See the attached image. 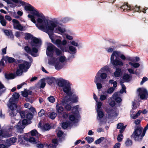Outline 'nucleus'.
Here are the masks:
<instances>
[{"label": "nucleus", "mask_w": 148, "mask_h": 148, "mask_svg": "<svg viewBox=\"0 0 148 148\" xmlns=\"http://www.w3.org/2000/svg\"><path fill=\"white\" fill-rule=\"evenodd\" d=\"M41 17L42 19L39 18H38L37 22L40 24H36V27L40 30L48 34L49 35L52 34L54 28L57 26L56 24L52 21L49 23L44 16L43 17L42 16Z\"/></svg>", "instance_id": "nucleus-1"}, {"label": "nucleus", "mask_w": 148, "mask_h": 148, "mask_svg": "<svg viewBox=\"0 0 148 148\" xmlns=\"http://www.w3.org/2000/svg\"><path fill=\"white\" fill-rule=\"evenodd\" d=\"M127 3H124L120 2L119 4L115 5L116 8H120L123 10L125 11H132L133 12H143L144 13H146V10L148 9V8L145 7L143 9L144 10H141L140 8V6H138L137 5L133 6L132 5H128Z\"/></svg>", "instance_id": "nucleus-2"}, {"label": "nucleus", "mask_w": 148, "mask_h": 148, "mask_svg": "<svg viewBox=\"0 0 148 148\" xmlns=\"http://www.w3.org/2000/svg\"><path fill=\"white\" fill-rule=\"evenodd\" d=\"M18 63L15 73L16 76H21L23 72H27L31 65L30 62L22 60L18 61Z\"/></svg>", "instance_id": "nucleus-3"}, {"label": "nucleus", "mask_w": 148, "mask_h": 148, "mask_svg": "<svg viewBox=\"0 0 148 148\" xmlns=\"http://www.w3.org/2000/svg\"><path fill=\"white\" fill-rule=\"evenodd\" d=\"M25 40H27L30 39L32 40L30 44L32 47H40L41 44V41L36 37H34L29 33H27L25 37Z\"/></svg>", "instance_id": "nucleus-4"}, {"label": "nucleus", "mask_w": 148, "mask_h": 148, "mask_svg": "<svg viewBox=\"0 0 148 148\" xmlns=\"http://www.w3.org/2000/svg\"><path fill=\"white\" fill-rule=\"evenodd\" d=\"M137 91L138 92V96L142 99H147L148 97V92L147 90L145 88H138Z\"/></svg>", "instance_id": "nucleus-5"}, {"label": "nucleus", "mask_w": 148, "mask_h": 148, "mask_svg": "<svg viewBox=\"0 0 148 148\" xmlns=\"http://www.w3.org/2000/svg\"><path fill=\"white\" fill-rule=\"evenodd\" d=\"M56 47L54 45L50 43L47 46L46 51L47 56L51 57H53Z\"/></svg>", "instance_id": "nucleus-6"}, {"label": "nucleus", "mask_w": 148, "mask_h": 148, "mask_svg": "<svg viewBox=\"0 0 148 148\" xmlns=\"http://www.w3.org/2000/svg\"><path fill=\"white\" fill-rule=\"evenodd\" d=\"M25 9L27 11L32 12V14L38 17H42L40 14L39 12L34 9V8L30 4H28V5H25L24 7Z\"/></svg>", "instance_id": "nucleus-7"}, {"label": "nucleus", "mask_w": 148, "mask_h": 148, "mask_svg": "<svg viewBox=\"0 0 148 148\" xmlns=\"http://www.w3.org/2000/svg\"><path fill=\"white\" fill-rule=\"evenodd\" d=\"M105 70L106 69L105 68H103L99 71L95 76V79H96V78L98 77V80L101 81V79H104L106 78L107 76V74L105 73H101L103 72L102 70Z\"/></svg>", "instance_id": "nucleus-8"}, {"label": "nucleus", "mask_w": 148, "mask_h": 148, "mask_svg": "<svg viewBox=\"0 0 148 148\" xmlns=\"http://www.w3.org/2000/svg\"><path fill=\"white\" fill-rule=\"evenodd\" d=\"M63 90L66 94L67 96L71 97L72 96L73 92L71 91L70 84L69 83L63 87Z\"/></svg>", "instance_id": "nucleus-9"}, {"label": "nucleus", "mask_w": 148, "mask_h": 148, "mask_svg": "<svg viewBox=\"0 0 148 148\" xmlns=\"http://www.w3.org/2000/svg\"><path fill=\"white\" fill-rule=\"evenodd\" d=\"M12 21L13 23V27L14 29L21 31L23 30V26L20 24L18 20L14 19H13Z\"/></svg>", "instance_id": "nucleus-10"}, {"label": "nucleus", "mask_w": 148, "mask_h": 148, "mask_svg": "<svg viewBox=\"0 0 148 148\" xmlns=\"http://www.w3.org/2000/svg\"><path fill=\"white\" fill-rule=\"evenodd\" d=\"M114 58H110V61L112 65L114 66H123V62L119 60V59L116 58L115 59Z\"/></svg>", "instance_id": "nucleus-11"}, {"label": "nucleus", "mask_w": 148, "mask_h": 148, "mask_svg": "<svg viewBox=\"0 0 148 148\" xmlns=\"http://www.w3.org/2000/svg\"><path fill=\"white\" fill-rule=\"evenodd\" d=\"M17 140V138L15 137L11 138L7 140L5 142V144L8 146L10 147L11 145L14 144L15 143Z\"/></svg>", "instance_id": "nucleus-12"}, {"label": "nucleus", "mask_w": 148, "mask_h": 148, "mask_svg": "<svg viewBox=\"0 0 148 148\" xmlns=\"http://www.w3.org/2000/svg\"><path fill=\"white\" fill-rule=\"evenodd\" d=\"M52 35H50L49 36L51 39V42L54 44L56 45L58 47L60 48L61 46V40L59 39H57L56 40H55L53 39L51 36Z\"/></svg>", "instance_id": "nucleus-13"}, {"label": "nucleus", "mask_w": 148, "mask_h": 148, "mask_svg": "<svg viewBox=\"0 0 148 148\" xmlns=\"http://www.w3.org/2000/svg\"><path fill=\"white\" fill-rule=\"evenodd\" d=\"M132 78V76L131 75L125 73L123 74V79L124 82H128L131 80Z\"/></svg>", "instance_id": "nucleus-14"}, {"label": "nucleus", "mask_w": 148, "mask_h": 148, "mask_svg": "<svg viewBox=\"0 0 148 148\" xmlns=\"http://www.w3.org/2000/svg\"><path fill=\"white\" fill-rule=\"evenodd\" d=\"M56 109L59 114H62L64 112V108L61 104L57 103L56 105Z\"/></svg>", "instance_id": "nucleus-15"}, {"label": "nucleus", "mask_w": 148, "mask_h": 148, "mask_svg": "<svg viewBox=\"0 0 148 148\" xmlns=\"http://www.w3.org/2000/svg\"><path fill=\"white\" fill-rule=\"evenodd\" d=\"M57 83L58 86L60 87H63L67 84L66 80L62 79H58L57 80Z\"/></svg>", "instance_id": "nucleus-16"}, {"label": "nucleus", "mask_w": 148, "mask_h": 148, "mask_svg": "<svg viewBox=\"0 0 148 148\" xmlns=\"http://www.w3.org/2000/svg\"><path fill=\"white\" fill-rule=\"evenodd\" d=\"M12 97L10 98L9 100L11 101V102H16V100L19 98L20 95L18 93L14 92L13 94Z\"/></svg>", "instance_id": "nucleus-17"}, {"label": "nucleus", "mask_w": 148, "mask_h": 148, "mask_svg": "<svg viewBox=\"0 0 148 148\" xmlns=\"http://www.w3.org/2000/svg\"><path fill=\"white\" fill-rule=\"evenodd\" d=\"M4 32L6 35L10 36V38L12 40L14 39V36L12 32V30L5 29L4 31Z\"/></svg>", "instance_id": "nucleus-18"}, {"label": "nucleus", "mask_w": 148, "mask_h": 148, "mask_svg": "<svg viewBox=\"0 0 148 148\" xmlns=\"http://www.w3.org/2000/svg\"><path fill=\"white\" fill-rule=\"evenodd\" d=\"M121 54V52L120 51H113L111 55V58L113 59V58H114V56H115L116 58L119 59V58Z\"/></svg>", "instance_id": "nucleus-19"}, {"label": "nucleus", "mask_w": 148, "mask_h": 148, "mask_svg": "<svg viewBox=\"0 0 148 148\" xmlns=\"http://www.w3.org/2000/svg\"><path fill=\"white\" fill-rule=\"evenodd\" d=\"M98 78H96V79H95L94 82L97 85V88L98 90L101 89L102 87V85L101 84V81L98 80Z\"/></svg>", "instance_id": "nucleus-20"}, {"label": "nucleus", "mask_w": 148, "mask_h": 148, "mask_svg": "<svg viewBox=\"0 0 148 148\" xmlns=\"http://www.w3.org/2000/svg\"><path fill=\"white\" fill-rule=\"evenodd\" d=\"M25 126H22L21 124V122H18L16 125V128L17 131L20 133H22L23 131V129Z\"/></svg>", "instance_id": "nucleus-21"}, {"label": "nucleus", "mask_w": 148, "mask_h": 148, "mask_svg": "<svg viewBox=\"0 0 148 148\" xmlns=\"http://www.w3.org/2000/svg\"><path fill=\"white\" fill-rule=\"evenodd\" d=\"M10 104V108L12 111L16 109L17 108V105L15 103V102H11V101L9 100Z\"/></svg>", "instance_id": "nucleus-22"}, {"label": "nucleus", "mask_w": 148, "mask_h": 148, "mask_svg": "<svg viewBox=\"0 0 148 148\" xmlns=\"http://www.w3.org/2000/svg\"><path fill=\"white\" fill-rule=\"evenodd\" d=\"M97 119L99 120H100L104 116V113L102 111H101L100 110H97Z\"/></svg>", "instance_id": "nucleus-23"}, {"label": "nucleus", "mask_w": 148, "mask_h": 148, "mask_svg": "<svg viewBox=\"0 0 148 148\" xmlns=\"http://www.w3.org/2000/svg\"><path fill=\"white\" fill-rule=\"evenodd\" d=\"M5 77L7 79H13L16 77L15 74L11 73L9 74H5Z\"/></svg>", "instance_id": "nucleus-24"}, {"label": "nucleus", "mask_w": 148, "mask_h": 148, "mask_svg": "<svg viewBox=\"0 0 148 148\" xmlns=\"http://www.w3.org/2000/svg\"><path fill=\"white\" fill-rule=\"evenodd\" d=\"M0 136L3 137H8L10 136L7 132H5L2 130H0Z\"/></svg>", "instance_id": "nucleus-25"}, {"label": "nucleus", "mask_w": 148, "mask_h": 148, "mask_svg": "<svg viewBox=\"0 0 148 148\" xmlns=\"http://www.w3.org/2000/svg\"><path fill=\"white\" fill-rule=\"evenodd\" d=\"M71 101L70 98H68L66 97H65L64 98L62 99L61 101L62 104V105L64 106L67 103Z\"/></svg>", "instance_id": "nucleus-26"}, {"label": "nucleus", "mask_w": 148, "mask_h": 148, "mask_svg": "<svg viewBox=\"0 0 148 148\" xmlns=\"http://www.w3.org/2000/svg\"><path fill=\"white\" fill-rule=\"evenodd\" d=\"M53 64L54 65L56 69H58L60 68V62L58 61H57L56 60H52Z\"/></svg>", "instance_id": "nucleus-27"}, {"label": "nucleus", "mask_w": 148, "mask_h": 148, "mask_svg": "<svg viewBox=\"0 0 148 148\" xmlns=\"http://www.w3.org/2000/svg\"><path fill=\"white\" fill-rule=\"evenodd\" d=\"M121 72V69L119 68H117L115 71L114 73V75L116 77H118L120 76Z\"/></svg>", "instance_id": "nucleus-28"}, {"label": "nucleus", "mask_w": 148, "mask_h": 148, "mask_svg": "<svg viewBox=\"0 0 148 148\" xmlns=\"http://www.w3.org/2000/svg\"><path fill=\"white\" fill-rule=\"evenodd\" d=\"M28 141L29 142L34 144H37L38 142V140L33 137H30L28 139Z\"/></svg>", "instance_id": "nucleus-29"}, {"label": "nucleus", "mask_w": 148, "mask_h": 148, "mask_svg": "<svg viewBox=\"0 0 148 148\" xmlns=\"http://www.w3.org/2000/svg\"><path fill=\"white\" fill-rule=\"evenodd\" d=\"M69 51H68V52L71 54H75L76 52V49L73 46H70L69 47Z\"/></svg>", "instance_id": "nucleus-30"}, {"label": "nucleus", "mask_w": 148, "mask_h": 148, "mask_svg": "<svg viewBox=\"0 0 148 148\" xmlns=\"http://www.w3.org/2000/svg\"><path fill=\"white\" fill-rule=\"evenodd\" d=\"M55 80V78L54 77H49L47 79V82L49 84L51 85L54 82Z\"/></svg>", "instance_id": "nucleus-31"}, {"label": "nucleus", "mask_w": 148, "mask_h": 148, "mask_svg": "<svg viewBox=\"0 0 148 148\" xmlns=\"http://www.w3.org/2000/svg\"><path fill=\"white\" fill-rule=\"evenodd\" d=\"M70 124L69 122H63L62 123V127L63 129H66L68 127Z\"/></svg>", "instance_id": "nucleus-32"}, {"label": "nucleus", "mask_w": 148, "mask_h": 148, "mask_svg": "<svg viewBox=\"0 0 148 148\" xmlns=\"http://www.w3.org/2000/svg\"><path fill=\"white\" fill-rule=\"evenodd\" d=\"M54 52H55L56 55L58 56L62 55V51L58 48H57L56 47L55 49Z\"/></svg>", "instance_id": "nucleus-33"}, {"label": "nucleus", "mask_w": 148, "mask_h": 148, "mask_svg": "<svg viewBox=\"0 0 148 148\" xmlns=\"http://www.w3.org/2000/svg\"><path fill=\"white\" fill-rule=\"evenodd\" d=\"M85 140L87 141L88 143H90L94 140V138L89 136H87L85 138Z\"/></svg>", "instance_id": "nucleus-34"}, {"label": "nucleus", "mask_w": 148, "mask_h": 148, "mask_svg": "<svg viewBox=\"0 0 148 148\" xmlns=\"http://www.w3.org/2000/svg\"><path fill=\"white\" fill-rule=\"evenodd\" d=\"M69 119L71 121L74 122H75L77 120L75 115L73 114H72L69 116Z\"/></svg>", "instance_id": "nucleus-35"}, {"label": "nucleus", "mask_w": 148, "mask_h": 148, "mask_svg": "<svg viewBox=\"0 0 148 148\" xmlns=\"http://www.w3.org/2000/svg\"><path fill=\"white\" fill-rule=\"evenodd\" d=\"M25 50L27 53H29L31 55H33V53H32L31 49L30 47L28 46H26L24 47Z\"/></svg>", "instance_id": "nucleus-36"}, {"label": "nucleus", "mask_w": 148, "mask_h": 148, "mask_svg": "<svg viewBox=\"0 0 148 148\" xmlns=\"http://www.w3.org/2000/svg\"><path fill=\"white\" fill-rule=\"evenodd\" d=\"M105 139L104 137H101L95 141V143L96 144H99L102 142Z\"/></svg>", "instance_id": "nucleus-37"}, {"label": "nucleus", "mask_w": 148, "mask_h": 148, "mask_svg": "<svg viewBox=\"0 0 148 148\" xmlns=\"http://www.w3.org/2000/svg\"><path fill=\"white\" fill-rule=\"evenodd\" d=\"M42 129L45 130H48L50 129V126L49 123H45L43 126Z\"/></svg>", "instance_id": "nucleus-38"}, {"label": "nucleus", "mask_w": 148, "mask_h": 148, "mask_svg": "<svg viewBox=\"0 0 148 148\" xmlns=\"http://www.w3.org/2000/svg\"><path fill=\"white\" fill-rule=\"evenodd\" d=\"M57 115V113L54 112H52L49 114V118L52 119H54L56 116Z\"/></svg>", "instance_id": "nucleus-39"}, {"label": "nucleus", "mask_w": 148, "mask_h": 148, "mask_svg": "<svg viewBox=\"0 0 148 148\" xmlns=\"http://www.w3.org/2000/svg\"><path fill=\"white\" fill-rule=\"evenodd\" d=\"M129 64L132 66L134 67L135 68H138L140 66V64L139 63H133L130 62H129Z\"/></svg>", "instance_id": "nucleus-40"}, {"label": "nucleus", "mask_w": 148, "mask_h": 148, "mask_svg": "<svg viewBox=\"0 0 148 148\" xmlns=\"http://www.w3.org/2000/svg\"><path fill=\"white\" fill-rule=\"evenodd\" d=\"M125 144L127 146H130L132 144V141L128 139L125 142Z\"/></svg>", "instance_id": "nucleus-41"}, {"label": "nucleus", "mask_w": 148, "mask_h": 148, "mask_svg": "<svg viewBox=\"0 0 148 148\" xmlns=\"http://www.w3.org/2000/svg\"><path fill=\"white\" fill-rule=\"evenodd\" d=\"M45 147L47 148H56V145H55L51 144L48 145L47 143H45Z\"/></svg>", "instance_id": "nucleus-42"}, {"label": "nucleus", "mask_w": 148, "mask_h": 148, "mask_svg": "<svg viewBox=\"0 0 148 148\" xmlns=\"http://www.w3.org/2000/svg\"><path fill=\"white\" fill-rule=\"evenodd\" d=\"M19 122H21V124L22 126H24L27 124V121L26 119H24L23 120H20Z\"/></svg>", "instance_id": "nucleus-43"}, {"label": "nucleus", "mask_w": 148, "mask_h": 148, "mask_svg": "<svg viewBox=\"0 0 148 148\" xmlns=\"http://www.w3.org/2000/svg\"><path fill=\"white\" fill-rule=\"evenodd\" d=\"M26 118L29 120H31L33 117V115L32 114L28 112L26 114Z\"/></svg>", "instance_id": "nucleus-44"}, {"label": "nucleus", "mask_w": 148, "mask_h": 148, "mask_svg": "<svg viewBox=\"0 0 148 148\" xmlns=\"http://www.w3.org/2000/svg\"><path fill=\"white\" fill-rule=\"evenodd\" d=\"M31 135V136H36L38 134V132L36 130H32L30 132Z\"/></svg>", "instance_id": "nucleus-45"}, {"label": "nucleus", "mask_w": 148, "mask_h": 148, "mask_svg": "<svg viewBox=\"0 0 148 148\" xmlns=\"http://www.w3.org/2000/svg\"><path fill=\"white\" fill-rule=\"evenodd\" d=\"M48 99L51 103H53L55 101V98L53 96H50L48 98Z\"/></svg>", "instance_id": "nucleus-46"}, {"label": "nucleus", "mask_w": 148, "mask_h": 148, "mask_svg": "<svg viewBox=\"0 0 148 148\" xmlns=\"http://www.w3.org/2000/svg\"><path fill=\"white\" fill-rule=\"evenodd\" d=\"M114 110L112 108H107L106 111L108 114L109 115H110L111 113Z\"/></svg>", "instance_id": "nucleus-47"}, {"label": "nucleus", "mask_w": 148, "mask_h": 148, "mask_svg": "<svg viewBox=\"0 0 148 148\" xmlns=\"http://www.w3.org/2000/svg\"><path fill=\"white\" fill-rule=\"evenodd\" d=\"M8 62L10 63H13L15 62V59L12 57H8L7 58Z\"/></svg>", "instance_id": "nucleus-48"}, {"label": "nucleus", "mask_w": 148, "mask_h": 148, "mask_svg": "<svg viewBox=\"0 0 148 148\" xmlns=\"http://www.w3.org/2000/svg\"><path fill=\"white\" fill-rule=\"evenodd\" d=\"M123 137V135L122 134H120L118 135L117 138V140L118 142H121Z\"/></svg>", "instance_id": "nucleus-49"}, {"label": "nucleus", "mask_w": 148, "mask_h": 148, "mask_svg": "<svg viewBox=\"0 0 148 148\" xmlns=\"http://www.w3.org/2000/svg\"><path fill=\"white\" fill-rule=\"evenodd\" d=\"M71 98V100L74 103H76L78 101V97L75 96H74L73 95L71 98Z\"/></svg>", "instance_id": "nucleus-50"}, {"label": "nucleus", "mask_w": 148, "mask_h": 148, "mask_svg": "<svg viewBox=\"0 0 148 148\" xmlns=\"http://www.w3.org/2000/svg\"><path fill=\"white\" fill-rule=\"evenodd\" d=\"M114 90V88L113 87L109 88L107 90V92L108 94H111Z\"/></svg>", "instance_id": "nucleus-51"}, {"label": "nucleus", "mask_w": 148, "mask_h": 148, "mask_svg": "<svg viewBox=\"0 0 148 148\" xmlns=\"http://www.w3.org/2000/svg\"><path fill=\"white\" fill-rule=\"evenodd\" d=\"M25 137V136L23 135L18 136V142H20L21 143H22L23 141V138H24Z\"/></svg>", "instance_id": "nucleus-52"}, {"label": "nucleus", "mask_w": 148, "mask_h": 148, "mask_svg": "<svg viewBox=\"0 0 148 148\" xmlns=\"http://www.w3.org/2000/svg\"><path fill=\"white\" fill-rule=\"evenodd\" d=\"M107 98L108 96L107 95H101L100 96V99L101 101H103L107 99Z\"/></svg>", "instance_id": "nucleus-53"}, {"label": "nucleus", "mask_w": 148, "mask_h": 148, "mask_svg": "<svg viewBox=\"0 0 148 148\" xmlns=\"http://www.w3.org/2000/svg\"><path fill=\"white\" fill-rule=\"evenodd\" d=\"M123 125L124 124L123 123H119L117 124L116 128L117 129H120L122 128L123 127H126V126H124Z\"/></svg>", "instance_id": "nucleus-54"}, {"label": "nucleus", "mask_w": 148, "mask_h": 148, "mask_svg": "<svg viewBox=\"0 0 148 148\" xmlns=\"http://www.w3.org/2000/svg\"><path fill=\"white\" fill-rule=\"evenodd\" d=\"M44 143V144L41 143H38L36 145V147L37 148H43L45 146Z\"/></svg>", "instance_id": "nucleus-55"}, {"label": "nucleus", "mask_w": 148, "mask_h": 148, "mask_svg": "<svg viewBox=\"0 0 148 148\" xmlns=\"http://www.w3.org/2000/svg\"><path fill=\"white\" fill-rule=\"evenodd\" d=\"M45 112V111L44 110H41L38 113V116L39 117H41L43 115H44Z\"/></svg>", "instance_id": "nucleus-56"}, {"label": "nucleus", "mask_w": 148, "mask_h": 148, "mask_svg": "<svg viewBox=\"0 0 148 148\" xmlns=\"http://www.w3.org/2000/svg\"><path fill=\"white\" fill-rule=\"evenodd\" d=\"M71 105L69 104H67L65 106V109L68 111H70L71 110Z\"/></svg>", "instance_id": "nucleus-57"}, {"label": "nucleus", "mask_w": 148, "mask_h": 148, "mask_svg": "<svg viewBox=\"0 0 148 148\" xmlns=\"http://www.w3.org/2000/svg\"><path fill=\"white\" fill-rule=\"evenodd\" d=\"M41 80H42V81L40 84V88H43L45 86L46 83L44 82V81L42 79Z\"/></svg>", "instance_id": "nucleus-58"}, {"label": "nucleus", "mask_w": 148, "mask_h": 148, "mask_svg": "<svg viewBox=\"0 0 148 148\" xmlns=\"http://www.w3.org/2000/svg\"><path fill=\"white\" fill-rule=\"evenodd\" d=\"M122 101V99L119 97H116L115 98V101L118 103H119Z\"/></svg>", "instance_id": "nucleus-59"}, {"label": "nucleus", "mask_w": 148, "mask_h": 148, "mask_svg": "<svg viewBox=\"0 0 148 148\" xmlns=\"http://www.w3.org/2000/svg\"><path fill=\"white\" fill-rule=\"evenodd\" d=\"M109 105L111 107H113L116 105L115 101L114 100H111L109 103Z\"/></svg>", "instance_id": "nucleus-60"}, {"label": "nucleus", "mask_w": 148, "mask_h": 148, "mask_svg": "<svg viewBox=\"0 0 148 148\" xmlns=\"http://www.w3.org/2000/svg\"><path fill=\"white\" fill-rule=\"evenodd\" d=\"M102 106V103L101 101H99L98 102L97 105V110H100Z\"/></svg>", "instance_id": "nucleus-61"}, {"label": "nucleus", "mask_w": 148, "mask_h": 148, "mask_svg": "<svg viewBox=\"0 0 148 148\" xmlns=\"http://www.w3.org/2000/svg\"><path fill=\"white\" fill-rule=\"evenodd\" d=\"M60 48L63 52L65 51L68 52L69 51L67 50V48L66 47H63L61 46Z\"/></svg>", "instance_id": "nucleus-62"}, {"label": "nucleus", "mask_w": 148, "mask_h": 148, "mask_svg": "<svg viewBox=\"0 0 148 148\" xmlns=\"http://www.w3.org/2000/svg\"><path fill=\"white\" fill-rule=\"evenodd\" d=\"M52 142L55 145H57L58 144V140L56 138H54L52 140Z\"/></svg>", "instance_id": "nucleus-63"}, {"label": "nucleus", "mask_w": 148, "mask_h": 148, "mask_svg": "<svg viewBox=\"0 0 148 148\" xmlns=\"http://www.w3.org/2000/svg\"><path fill=\"white\" fill-rule=\"evenodd\" d=\"M0 23L3 26H5L6 25L7 22L4 19L0 21Z\"/></svg>", "instance_id": "nucleus-64"}]
</instances>
